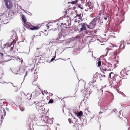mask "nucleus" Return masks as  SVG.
<instances>
[{
  "label": "nucleus",
  "instance_id": "f257e3e1",
  "mask_svg": "<svg viewBox=\"0 0 130 130\" xmlns=\"http://www.w3.org/2000/svg\"><path fill=\"white\" fill-rule=\"evenodd\" d=\"M97 20L94 19L92 20L88 25H87L88 28L90 29L94 28L96 26Z\"/></svg>",
  "mask_w": 130,
  "mask_h": 130
},
{
  "label": "nucleus",
  "instance_id": "f03ea898",
  "mask_svg": "<svg viewBox=\"0 0 130 130\" xmlns=\"http://www.w3.org/2000/svg\"><path fill=\"white\" fill-rule=\"evenodd\" d=\"M7 8L8 9H11L12 8L13 4L11 0H4Z\"/></svg>",
  "mask_w": 130,
  "mask_h": 130
},
{
  "label": "nucleus",
  "instance_id": "7ed1b4c3",
  "mask_svg": "<svg viewBox=\"0 0 130 130\" xmlns=\"http://www.w3.org/2000/svg\"><path fill=\"white\" fill-rule=\"evenodd\" d=\"M16 42L15 40H13L11 43L10 44L9 43H7L5 45L4 48H7L8 47H10L11 48H10L11 51H12L13 50V49L14 47V43H15Z\"/></svg>",
  "mask_w": 130,
  "mask_h": 130
},
{
  "label": "nucleus",
  "instance_id": "20e7f679",
  "mask_svg": "<svg viewBox=\"0 0 130 130\" xmlns=\"http://www.w3.org/2000/svg\"><path fill=\"white\" fill-rule=\"evenodd\" d=\"M7 16L6 14H3L0 15V23L6 21L7 19Z\"/></svg>",
  "mask_w": 130,
  "mask_h": 130
},
{
  "label": "nucleus",
  "instance_id": "39448f33",
  "mask_svg": "<svg viewBox=\"0 0 130 130\" xmlns=\"http://www.w3.org/2000/svg\"><path fill=\"white\" fill-rule=\"evenodd\" d=\"M115 81L117 83V87H118L121 85L122 83V80L121 79V78L120 77L116 78Z\"/></svg>",
  "mask_w": 130,
  "mask_h": 130
},
{
  "label": "nucleus",
  "instance_id": "423d86ee",
  "mask_svg": "<svg viewBox=\"0 0 130 130\" xmlns=\"http://www.w3.org/2000/svg\"><path fill=\"white\" fill-rule=\"evenodd\" d=\"M79 25H80L82 26L81 28L80 29V31H82L84 30H86V26H87V24L86 23H81L79 24Z\"/></svg>",
  "mask_w": 130,
  "mask_h": 130
},
{
  "label": "nucleus",
  "instance_id": "0eeeda50",
  "mask_svg": "<svg viewBox=\"0 0 130 130\" xmlns=\"http://www.w3.org/2000/svg\"><path fill=\"white\" fill-rule=\"evenodd\" d=\"M23 24L24 27L28 29H30L31 26H32L31 23L27 22H25V23H23Z\"/></svg>",
  "mask_w": 130,
  "mask_h": 130
},
{
  "label": "nucleus",
  "instance_id": "6e6552de",
  "mask_svg": "<svg viewBox=\"0 0 130 130\" xmlns=\"http://www.w3.org/2000/svg\"><path fill=\"white\" fill-rule=\"evenodd\" d=\"M112 64L109 63H108L107 65V67L106 69V71H110L112 69Z\"/></svg>",
  "mask_w": 130,
  "mask_h": 130
},
{
  "label": "nucleus",
  "instance_id": "1a4fd4ad",
  "mask_svg": "<svg viewBox=\"0 0 130 130\" xmlns=\"http://www.w3.org/2000/svg\"><path fill=\"white\" fill-rule=\"evenodd\" d=\"M106 67L107 65L104 64H103L102 65L101 67L100 68V69L102 71H106Z\"/></svg>",
  "mask_w": 130,
  "mask_h": 130
},
{
  "label": "nucleus",
  "instance_id": "9d476101",
  "mask_svg": "<svg viewBox=\"0 0 130 130\" xmlns=\"http://www.w3.org/2000/svg\"><path fill=\"white\" fill-rule=\"evenodd\" d=\"M37 105L36 106V108H39V107L43 106L42 103L40 102L37 103Z\"/></svg>",
  "mask_w": 130,
  "mask_h": 130
},
{
  "label": "nucleus",
  "instance_id": "9b49d317",
  "mask_svg": "<svg viewBox=\"0 0 130 130\" xmlns=\"http://www.w3.org/2000/svg\"><path fill=\"white\" fill-rule=\"evenodd\" d=\"M22 19L23 21V24L25 23L26 22V19L25 15H23L22 17Z\"/></svg>",
  "mask_w": 130,
  "mask_h": 130
},
{
  "label": "nucleus",
  "instance_id": "f8f14e48",
  "mask_svg": "<svg viewBox=\"0 0 130 130\" xmlns=\"http://www.w3.org/2000/svg\"><path fill=\"white\" fill-rule=\"evenodd\" d=\"M125 43L124 42H122L120 43V48H121L122 49L124 48L125 46Z\"/></svg>",
  "mask_w": 130,
  "mask_h": 130
},
{
  "label": "nucleus",
  "instance_id": "ddd939ff",
  "mask_svg": "<svg viewBox=\"0 0 130 130\" xmlns=\"http://www.w3.org/2000/svg\"><path fill=\"white\" fill-rule=\"evenodd\" d=\"M83 115V112L82 111H80L77 113V116L79 118L80 117H81V116H82Z\"/></svg>",
  "mask_w": 130,
  "mask_h": 130
},
{
  "label": "nucleus",
  "instance_id": "4468645a",
  "mask_svg": "<svg viewBox=\"0 0 130 130\" xmlns=\"http://www.w3.org/2000/svg\"><path fill=\"white\" fill-rule=\"evenodd\" d=\"M5 64V61H2L0 62V68H2Z\"/></svg>",
  "mask_w": 130,
  "mask_h": 130
},
{
  "label": "nucleus",
  "instance_id": "2eb2a0df",
  "mask_svg": "<svg viewBox=\"0 0 130 130\" xmlns=\"http://www.w3.org/2000/svg\"><path fill=\"white\" fill-rule=\"evenodd\" d=\"M4 75L2 68H0V79L2 78V75Z\"/></svg>",
  "mask_w": 130,
  "mask_h": 130
},
{
  "label": "nucleus",
  "instance_id": "dca6fc26",
  "mask_svg": "<svg viewBox=\"0 0 130 130\" xmlns=\"http://www.w3.org/2000/svg\"><path fill=\"white\" fill-rule=\"evenodd\" d=\"M31 98V95L29 94H27L26 96V98L28 99H30Z\"/></svg>",
  "mask_w": 130,
  "mask_h": 130
},
{
  "label": "nucleus",
  "instance_id": "f3484780",
  "mask_svg": "<svg viewBox=\"0 0 130 130\" xmlns=\"http://www.w3.org/2000/svg\"><path fill=\"white\" fill-rule=\"evenodd\" d=\"M39 28L37 26H34L33 27H31L30 28V29L31 30H37Z\"/></svg>",
  "mask_w": 130,
  "mask_h": 130
},
{
  "label": "nucleus",
  "instance_id": "a211bd4d",
  "mask_svg": "<svg viewBox=\"0 0 130 130\" xmlns=\"http://www.w3.org/2000/svg\"><path fill=\"white\" fill-rule=\"evenodd\" d=\"M40 123H45L44 118V117H42L41 118V120L40 121Z\"/></svg>",
  "mask_w": 130,
  "mask_h": 130
},
{
  "label": "nucleus",
  "instance_id": "6ab92c4d",
  "mask_svg": "<svg viewBox=\"0 0 130 130\" xmlns=\"http://www.w3.org/2000/svg\"><path fill=\"white\" fill-rule=\"evenodd\" d=\"M90 84L93 87L96 86V84L94 83V82H90Z\"/></svg>",
  "mask_w": 130,
  "mask_h": 130
},
{
  "label": "nucleus",
  "instance_id": "aec40b11",
  "mask_svg": "<svg viewBox=\"0 0 130 130\" xmlns=\"http://www.w3.org/2000/svg\"><path fill=\"white\" fill-rule=\"evenodd\" d=\"M3 56V53L0 52V56L1 57V58L2 59H3L4 58Z\"/></svg>",
  "mask_w": 130,
  "mask_h": 130
},
{
  "label": "nucleus",
  "instance_id": "412c9836",
  "mask_svg": "<svg viewBox=\"0 0 130 130\" xmlns=\"http://www.w3.org/2000/svg\"><path fill=\"white\" fill-rule=\"evenodd\" d=\"M98 61V66L100 67L101 66V62L100 61V59Z\"/></svg>",
  "mask_w": 130,
  "mask_h": 130
},
{
  "label": "nucleus",
  "instance_id": "4be33fe9",
  "mask_svg": "<svg viewBox=\"0 0 130 130\" xmlns=\"http://www.w3.org/2000/svg\"><path fill=\"white\" fill-rule=\"evenodd\" d=\"M92 32H93V31H92L90 32V33L91 34V35H92L93 36H96V34H94V33Z\"/></svg>",
  "mask_w": 130,
  "mask_h": 130
},
{
  "label": "nucleus",
  "instance_id": "5701e85b",
  "mask_svg": "<svg viewBox=\"0 0 130 130\" xmlns=\"http://www.w3.org/2000/svg\"><path fill=\"white\" fill-rule=\"evenodd\" d=\"M78 7L81 9H83V7L81 4L79 5L78 6Z\"/></svg>",
  "mask_w": 130,
  "mask_h": 130
},
{
  "label": "nucleus",
  "instance_id": "b1692460",
  "mask_svg": "<svg viewBox=\"0 0 130 130\" xmlns=\"http://www.w3.org/2000/svg\"><path fill=\"white\" fill-rule=\"evenodd\" d=\"M53 100L51 99L48 102V103H52L53 102Z\"/></svg>",
  "mask_w": 130,
  "mask_h": 130
},
{
  "label": "nucleus",
  "instance_id": "393cba45",
  "mask_svg": "<svg viewBox=\"0 0 130 130\" xmlns=\"http://www.w3.org/2000/svg\"><path fill=\"white\" fill-rule=\"evenodd\" d=\"M103 73L104 74H103V75L101 74L100 75V80H101V78H102L103 77H106V76L104 74V72H103Z\"/></svg>",
  "mask_w": 130,
  "mask_h": 130
},
{
  "label": "nucleus",
  "instance_id": "a878e982",
  "mask_svg": "<svg viewBox=\"0 0 130 130\" xmlns=\"http://www.w3.org/2000/svg\"><path fill=\"white\" fill-rule=\"evenodd\" d=\"M114 75V74L113 72H111L109 74V77L110 78H111V75Z\"/></svg>",
  "mask_w": 130,
  "mask_h": 130
},
{
  "label": "nucleus",
  "instance_id": "bb28decb",
  "mask_svg": "<svg viewBox=\"0 0 130 130\" xmlns=\"http://www.w3.org/2000/svg\"><path fill=\"white\" fill-rule=\"evenodd\" d=\"M20 108L21 111H24V108L21 107H20Z\"/></svg>",
  "mask_w": 130,
  "mask_h": 130
},
{
  "label": "nucleus",
  "instance_id": "cd10ccee",
  "mask_svg": "<svg viewBox=\"0 0 130 130\" xmlns=\"http://www.w3.org/2000/svg\"><path fill=\"white\" fill-rule=\"evenodd\" d=\"M68 120L69 122L70 123H73L72 119H69Z\"/></svg>",
  "mask_w": 130,
  "mask_h": 130
},
{
  "label": "nucleus",
  "instance_id": "c85d7f7f",
  "mask_svg": "<svg viewBox=\"0 0 130 130\" xmlns=\"http://www.w3.org/2000/svg\"><path fill=\"white\" fill-rule=\"evenodd\" d=\"M41 35H37L35 37V38L37 39L39 38V37Z\"/></svg>",
  "mask_w": 130,
  "mask_h": 130
},
{
  "label": "nucleus",
  "instance_id": "c756f323",
  "mask_svg": "<svg viewBox=\"0 0 130 130\" xmlns=\"http://www.w3.org/2000/svg\"><path fill=\"white\" fill-rule=\"evenodd\" d=\"M67 12V10H65V11H63V13H64V15H66Z\"/></svg>",
  "mask_w": 130,
  "mask_h": 130
},
{
  "label": "nucleus",
  "instance_id": "7c9ffc66",
  "mask_svg": "<svg viewBox=\"0 0 130 130\" xmlns=\"http://www.w3.org/2000/svg\"><path fill=\"white\" fill-rule=\"evenodd\" d=\"M81 13L79 14H76V16L78 17L79 18H80L81 16Z\"/></svg>",
  "mask_w": 130,
  "mask_h": 130
},
{
  "label": "nucleus",
  "instance_id": "2f4dec72",
  "mask_svg": "<svg viewBox=\"0 0 130 130\" xmlns=\"http://www.w3.org/2000/svg\"><path fill=\"white\" fill-rule=\"evenodd\" d=\"M55 58V57H54V58H52L51 60V61L52 62V61H53L54 59Z\"/></svg>",
  "mask_w": 130,
  "mask_h": 130
},
{
  "label": "nucleus",
  "instance_id": "473e14b6",
  "mask_svg": "<svg viewBox=\"0 0 130 130\" xmlns=\"http://www.w3.org/2000/svg\"><path fill=\"white\" fill-rule=\"evenodd\" d=\"M96 32H97L96 30H94V31H93V32H92L94 33V34H95L96 35Z\"/></svg>",
  "mask_w": 130,
  "mask_h": 130
},
{
  "label": "nucleus",
  "instance_id": "72a5a7b5",
  "mask_svg": "<svg viewBox=\"0 0 130 130\" xmlns=\"http://www.w3.org/2000/svg\"><path fill=\"white\" fill-rule=\"evenodd\" d=\"M89 8L90 9V10H91V9H92V8H93V7H92V6H91V7H89Z\"/></svg>",
  "mask_w": 130,
  "mask_h": 130
},
{
  "label": "nucleus",
  "instance_id": "f704fd0d",
  "mask_svg": "<svg viewBox=\"0 0 130 130\" xmlns=\"http://www.w3.org/2000/svg\"><path fill=\"white\" fill-rule=\"evenodd\" d=\"M36 92V94H37H37H39V93L38 94V93H37V90H35V91Z\"/></svg>",
  "mask_w": 130,
  "mask_h": 130
},
{
  "label": "nucleus",
  "instance_id": "c9c22d12",
  "mask_svg": "<svg viewBox=\"0 0 130 130\" xmlns=\"http://www.w3.org/2000/svg\"><path fill=\"white\" fill-rule=\"evenodd\" d=\"M6 109L7 110H9V109H8V108H7V107H6Z\"/></svg>",
  "mask_w": 130,
  "mask_h": 130
},
{
  "label": "nucleus",
  "instance_id": "e433bc0d",
  "mask_svg": "<svg viewBox=\"0 0 130 130\" xmlns=\"http://www.w3.org/2000/svg\"><path fill=\"white\" fill-rule=\"evenodd\" d=\"M46 27L47 28V29H48L49 28V26H48L46 25Z\"/></svg>",
  "mask_w": 130,
  "mask_h": 130
},
{
  "label": "nucleus",
  "instance_id": "4c0bfd02",
  "mask_svg": "<svg viewBox=\"0 0 130 130\" xmlns=\"http://www.w3.org/2000/svg\"><path fill=\"white\" fill-rule=\"evenodd\" d=\"M74 22H75V23L77 22V20H75L74 21Z\"/></svg>",
  "mask_w": 130,
  "mask_h": 130
},
{
  "label": "nucleus",
  "instance_id": "58836bf2",
  "mask_svg": "<svg viewBox=\"0 0 130 130\" xmlns=\"http://www.w3.org/2000/svg\"><path fill=\"white\" fill-rule=\"evenodd\" d=\"M27 75V72H26V75H25V76H24V77H25Z\"/></svg>",
  "mask_w": 130,
  "mask_h": 130
},
{
  "label": "nucleus",
  "instance_id": "ea45409f",
  "mask_svg": "<svg viewBox=\"0 0 130 130\" xmlns=\"http://www.w3.org/2000/svg\"><path fill=\"white\" fill-rule=\"evenodd\" d=\"M37 101H35L34 102L35 103H37Z\"/></svg>",
  "mask_w": 130,
  "mask_h": 130
},
{
  "label": "nucleus",
  "instance_id": "a19ab883",
  "mask_svg": "<svg viewBox=\"0 0 130 130\" xmlns=\"http://www.w3.org/2000/svg\"><path fill=\"white\" fill-rule=\"evenodd\" d=\"M101 91H102V92L101 93V94H102V92H103V90H102Z\"/></svg>",
  "mask_w": 130,
  "mask_h": 130
},
{
  "label": "nucleus",
  "instance_id": "79ce46f5",
  "mask_svg": "<svg viewBox=\"0 0 130 130\" xmlns=\"http://www.w3.org/2000/svg\"><path fill=\"white\" fill-rule=\"evenodd\" d=\"M3 111H4V112H5V110H3Z\"/></svg>",
  "mask_w": 130,
  "mask_h": 130
},
{
  "label": "nucleus",
  "instance_id": "37998d69",
  "mask_svg": "<svg viewBox=\"0 0 130 130\" xmlns=\"http://www.w3.org/2000/svg\"><path fill=\"white\" fill-rule=\"evenodd\" d=\"M101 80H102V78H101Z\"/></svg>",
  "mask_w": 130,
  "mask_h": 130
},
{
  "label": "nucleus",
  "instance_id": "c03bdc74",
  "mask_svg": "<svg viewBox=\"0 0 130 130\" xmlns=\"http://www.w3.org/2000/svg\"><path fill=\"white\" fill-rule=\"evenodd\" d=\"M88 4V3H87L86 4V5H87Z\"/></svg>",
  "mask_w": 130,
  "mask_h": 130
},
{
  "label": "nucleus",
  "instance_id": "a18cd8bd",
  "mask_svg": "<svg viewBox=\"0 0 130 130\" xmlns=\"http://www.w3.org/2000/svg\"><path fill=\"white\" fill-rule=\"evenodd\" d=\"M130 127H129L128 129H130Z\"/></svg>",
  "mask_w": 130,
  "mask_h": 130
},
{
  "label": "nucleus",
  "instance_id": "49530a36",
  "mask_svg": "<svg viewBox=\"0 0 130 130\" xmlns=\"http://www.w3.org/2000/svg\"><path fill=\"white\" fill-rule=\"evenodd\" d=\"M129 64L130 65V62L129 63Z\"/></svg>",
  "mask_w": 130,
  "mask_h": 130
},
{
  "label": "nucleus",
  "instance_id": "de8ad7c7",
  "mask_svg": "<svg viewBox=\"0 0 130 130\" xmlns=\"http://www.w3.org/2000/svg\"><path fill=\"white\" fill-rule=\"evenodd\" d=\"M48 35V34H47V35Z\"/></svg>",
  "mask_w": 130,
  "mask_h": 130
},
{
  "label": "nucleus",
  "instance_id": "09e8293b",
  "mask_svg": "<svg viewBox=\"0 0 130 130\" xmlns=\"http://www.w3.org/2000/svg\"><path fill=\"white\" fill-rule=\"evenodd\" d=\"M48 35V34H47V35Z\"/></svg>",
  "mask_w": 130,
  "mask_h": 130
},
{
  "label": "nucleus",
  "instance_id": "8fccbe9b",
  "mask_svg": "<svg viewBox=\"0 0 130 130\" xmlns=\"http://www.w3.org/2000/svg\"><path fill=\"white\" fill-rule=\"evenodd\" d=\"M48 35V34H47V35Z\"/></svg>",
  "mask_w": 130,
  "mask_h": 130
},
{
  "label": "nucleus",
  "instance_id": "3c124183",
  "mask_svg": "<svg viewBox=\"0 0 130 130\" xmlns=\"http://www.w3.org/2000/svg\"><path fill=\"white\" fill-rule=\"evenodd\" d=\"M77 21H78V22H79V21L78 20H77Z\"/></svg>",
  "mask_w": 130,
  "mask_h": 130
}]
</instances>
